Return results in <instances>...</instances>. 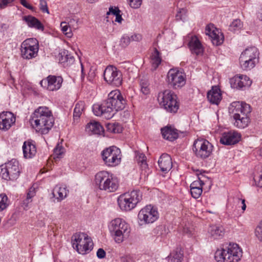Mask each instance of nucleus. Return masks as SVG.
<instances>
[{
    "label": "nucleus",
    "instance_id": "58836bf2",
    "mask_svg": "<svg viewBox=\"0 0 262 262\" xmlns=\"http://www.w3.org/2000/svg\"><path fill=\"white\" fill-rule=\"evenodd\" d=\"M135 154L136 158L138 164L140 165L142 169H146L148 165L146 163V157L145 155L139 151H136Z\"/></svg>",
    "mask_w": 262,
    "mask_h": 262
},
{
    "label": "nucleus",
    "instance_id": "72a5a7b5",
    "mask_svg": "<svg viewBox=\"0 0 262 262\" xmlns=\"http://www.w3.org/2000/svg\"><path fill=\"white\" fill-rule=\"evenodd\" d=\"M161 62V58L160 56V52L157 49H155L154 52L151 56L150 63L151 64L152 71H155L157 69L158 66Z\"/></svg>",
    "mask_w": 262,
    "mask_h": 262
},
{
    "label": "nucleus",
    "instance_id": "69168bd1",
    "mask_svg": "<svg viewBox=\"0 0 262 262\" xmlns=\"http://www.w3.org/2000/svg\"><path fill=\"white\" fill-rule=\"evenodd\" d=\"M115 16H116L115 21L118 23H121L122 20V18L121 15L120 14V12L118 13Z\"/></svg>",
    "mask_w": 262,
    "mask_h": 262
},
{
    "label": "nucleus",
    "instance_id": "f257e3e1",
    "mask_svg": "<svg viewBox=\"0 0 262 262\" xmlns=\"http://www.w3.org/2000/svg\"><path fill=\"white\" fill-rule=\"evenodd\" d=\"M126 104V101L120 92L115 90L108 94L107 99L101 104H94L93 111L97 116H103L106 119H110L117 112L123 110Z\"/></svg>",
    "mask_w": 262,
    "mask_h": 262
},
{
    "label": "nucleus",
    "instance_id": "dca6fc26",
    "mask_svg": "<svg viewBox=\"0 0 262 262\" xmlns=\"http://www.w3.org/2000/svg\"><path fill=\"white\" fill-rule=\"evenodd\" d=\"M63 79L60 76L49 75L47 78L40 81L41 86L47 90L53 91L59 90L62 84Z\"/></svg>",
    "mask_w": 262,
    "mask_h": 262
},
{
    "label": "nucleus",
    "instance_id": "37998d69",
    "mask_svg": "<svg viewBox=\"0 0 262 262\" xmlns=\"http://www.w3.org/2000/svg\"><path fill=\"white\" fill-rule=\"evenodd\" d=\"M60 27L63 33L68 35L69 37L72 36V32L71 31V29L70 28L71 26H70L69 24L67 25L66 22L63 21L61 23Z\"/></svg>",
    "mask_w": 262,
    "mask_h": 262
},
{
    "label": "nucleus",
    "instance_id": "6ab92c4d",
    "mask_svg": "<svg viewBox=\"0 0 262 262\" xmlns=\"http://www.w3.org/2000/svg\"><path fill=\"white\" fill-rule=\"evenodd\" d=\"M15 117L10 112H3L0 113V129L8 130L15 122Z\"/></svg>",
    "mask_w": 262,
    "mask_h": 262
},
{
    "label": "nucleus",
    "instance_id": "aec40b11",
    "mask_svg": "<svg viewBox=\"0 0 262 262\" xmlns=\"http://www.w3.org/2000/svg\"><path fill=\"white\" fill-rule=\"evenodd\" d=\"M241 138L240 134L235 131L225 132L222 134L220 142L224 145H233L239 142Z\"/></svg>",
    "mask_w": 262,
    "mask_h": 262
},
{
    "label": "nucleus",
    "instance_id": "f3484780",
    "mask_svg": "<svg viewBox=\"0 0 262 262\" xmlns=\"http://www.w3.org/2000/svg\"><path fill=\"white\" fill-rule=\"evenodd\" d=\"M230 83L231 88L243 90L251 85L252 80L246 75H236L230 78Z\"/></svg>",
    "mask_w": 262,
    "mask_h": 262
},
{
    "label": "nucleus",
    "instance_id": "c756f323",
    "mask_svg": "<svg viewBox=\"0 0 262 262\" xmlns=\"http://www.w3.org/2000/svg\"><path fill=\"white\" fill-rule=\"evenodd\" d=\"M189 46L193 54L199 55L201 54L203 52L202 44L199 39L195 36L191 38L189 42Z\"/></svg>",
    "mask_w": 262,
    "mask_h": 262
},
{
    "label": "nucleus",
    "instance_id": "bf43d9fd",
    "mask_svg": "<svg viewBox=\"0 0 262 262\" xmlns=\"http://www.w3.org/2000/svg\"><path fill=\"white\" fill-rule=\"evenodd\" d=\"M121 262H130L132 261V257L129 255H125L121 257Z\"/></svg>",
    "mask_w": 262,
    "mask_h": 262
},
{
    "label": "nucleus",
    "instance_id": "c03bdc74",
    "mask_svg": "<svg viewBox=\"0 0 262 262\" xmlns=\"http://www.w3.org/2000/svg\"><path fill=\"white\" fill-rule=\"evenodd\" d=\"M107 128L110 132L114 133H119L122 130L118 124H108Z\"/></svg>",
    "mask_w": 262,
    "mask_h": 262
},
{
    "label": "nucleus",
    "instance_id": "a878e982",
    "mask_svg": "<svg viewBox=\"0 0 262 262\" xmlns=\"http://www.w3.org/2000/svg\"><path fill=\"white\" fill-rule=\"evenodd\" d=\"M207 98L211 103L217 105L222 99L220 89L216 86L212 87L207 93Z\"/></svg>",
    "mask_w": 262,
    "mask_h": 262
},
{
    "label": "nucleus",
    "instance_id": "cd10ccee",
    "mask_svg": "<svg viewBox=\"0 0 262 262\" xmlns=\"http://www.w3.org/2000/svg\"><path fill=\"white\" fill-rule=\"evenodd\" d=\"M161 130L163 138L170 141H172L178 137V130L170 126L162 128Z\"/></svg>",
    "mask_w": 262,
    "mask_h": 262
},
{
    "label": "nucleus",
    "instance_id": "5fc2aeb1",
    "mask_svg": "<svg viewBox=\"0 0 262 262\" xmlns=\"http://www.w3.org/2000/svg\"><path fill=\"white\" fill-rule=\"evenodd\" d=\"M119 12H120V11L118 8L115 7L114 8L113 7H111L109 8V11L107 12L106 14L110 15V14H112L115 16Z\"/></svg>",
    "mask_w": 262,
    "mask_h": 262
},
{
    "label": "nucleus",
    "instance_id": "3c124183",
    "mask_svg": "<svg viewBox=\"0 0 262 262\" xmlns=\"http://www.w3.org/2000/svg\"><path fill=\"white\" fill-rule=\"evenodd\" d=\"M39 8L42 12L49 13L47 2L45 0H40Z\"/></svg>",
    "mask_w": 262,
    "mask_h": 262
},
{
    "label": "nucleus",
    "instance_id": "4c0bfd02",
    "mask_svg": "<svg viewBox=\"0 0 262 262\" xmlns=\"http://www.w3.org/2000/svg\"><path fill=\"white\" fill-rule=\"evenodd\" d=\"M60 60L62 63H67V65L71 64L74 62V57L71 54H69L67 50H64L60 53Z\"/></svg>",
    "mask_w": 262,
    "mask_h": 262
},
{
    "label": "nucleus",
    "instance_id": "f03ea898",
    "mask_svg": "<svg viewBox=\"0 0 262 262\" xmlns=\"http://www.w3.org/2000/svg\"><path fill=\"white\" fill-rule=\"evenodd\" d=\"M30 121L32 127L42 134H47L54 124L52 112L46 106L36 109Z\"/></svg>",
    "mask_w": 262,
    "mask_h": 262
},
{
    "label": "nucleus",
    "instance_id": "f704fd0d",
    "mask_svg": "<svg viewBox=\"0 0 262 262\" xmlns=\"http://www.w3.org/2000/svg\"><path fill=\"white\" fill-rule=\"evenodd\" d=\"M183 258V251L178 247L170 254L169 262H182Z\"/></svg>",
    "mask_w": 262,
    "mask_h": 262
},
{
    "label": "nucleus",
    "instance_id": "412c9836",
    "mask_svg": "<svg viewBox=\"0 0 262 262\" xmlns=\"http://www.w3.org/2000/svg\"><path fill=\"white\" fill-rule=\"evenodd\" d=\"M206 34L208 35L213 45L219 46L223 42L224 36L221 33L219 35V31L216 28H214L213 25H208L205 29Z\"/></svg>",
    "mask_w": 262,
    "mask_h": 262
},
{
    "label": "nucleus",
    "instance_id": "f8f14e48",
    "mask_svg": "<svg viewBox=\"0 0 262 262\" xmlns=\"http://www.w3.org/2000/svg\"><path fill=\"white\" fill-rule=\"evenodd\" d=\"M38 42L36 39L31 38L24 40L21 45V55L23 58H35L38 54Z\"/></svg>",
    "mask_w": 262,
    "mask_h": 262
},
{
    "label": "nucleus",
    "instance_id": "39448f33",
    "mask_svg": "<svg viewBox=\"0 0 262 262\" xmlns=\"http://www.w3.org/2000/svg\"><path fill=\"white\" fill-rule=\"evenodd\" d=\"M110 231L117 243H121L129 236V226L123 220L117 218L113 220L110 224Z\"/></svg>",
    "mask_w": 262,
    "mask_h": 262
},
{
    "label": "nucleus",
    "instance_id": "0eeeda50",
    "mask_svg": "<svg viewBox=\"0 0 262 262\" xmlns=\"http://www.w3.org/2000/svg\"><path fill=\"white\" fill-rule=\"evenodd\" d=\"M142 199V193L139 190H134L130 192L120 195L118 198V204L123 211H130Z\"/></svg>",
    "mask_w": 262,
    "mask_h": 262
},
{
    "label": "nucleus",
    "instance_id": "bb28decb",
    "mask_svg": "<svg viewBox=\"0 0 262 262\" xmlns=\"http://www.w3.org/2000/svg\"><path fill=\"white\" fill-rule=\"evenodd\" d=\"M208 233L210 237L214 239H220L223 237L225 230L221 225H212L209 228Z\"/></svg>",
    "mask_w": 262,
    "mask_h": 262
},
{
    "label": "nucleus",
    "instance_id": "4468645a",
    "mask_svg": "<svg viewBox=\"0 0 262 262\" xmlns=\"http://www.w3.org/2000/svg\"><path fill=\"white\" fill-rule=\"evenodd\" d=\"M103 76L104 80L110 84L118 86L122 83L121 72L113 66H108L106 68Z\"/></svg>",
    "mask_w": 262,
    "mask_h": 262
},
{
    "label": "nucleus",
    "instance_id": "ea45409f",
    "mask_svg": "<svg viewBox=\"0 0 262 262\" xmlns=\"http://www.w3.org/2000/svg\"><path fill=\"white\" fill-rule=\"evenodd\" d=\"M8 198L5 193L0 194V212L5 210L9 206Z\"/></svg>",
    "mask_w": 262,
    "mask_h": 262
},
{
    "label": "nucleus",
    "instance_id": "393cba45",
    "mask_svg": "<svg viewBox=\"0 0 262 262\" xmlns=\"http://www.w3.org/2000/svg\"><path fill=\"white\" fill-rule=\"evenodd\" d=\"M24 156L25 158H32L36 153L35 145L32 141L24 142L23 146Z\"/></svg>",
    "mask_w": 262,
    "mask_h": 262
},
{
    "label": "nucleus",
    "instance_id": "4be33fe9",
    "mask_svg": "<svg viewBox=\"0 0 262 262\" xmlns=\"http://www.w3.org/2000/svg\"><path fill=\"white\" fill-rule=\"evenodd\" d=\"M158 165L162 171L165 173L169 171L172 167L170 156L167 154H162L158 160Z\"/></svg>",
    "mask_w": 262,
    "mask_h": 262
},
{
    "label": "nucleus",
    "instance_id": "603ef678",
    "mask_svg": "<svg viewBox=\"0 0 262 262\" xmlns=\"http://www.w3.org/2000/svg\"><path fill=\"white\" fill-rule=\"evenodd\" d=\"M78 21L79 19L74 16V17L70 19L68 22V24H69L70 26H71V27H73L74 29H76L78 28Z\"/></svg>",
    "mask_w": 262,
    "mask_h": 262
},
{
    "label": "nucleus",
    "instance_id": "864d4df0",
    "mask_svg": "<svg viewBox=\"0 0 262 262\" xmlns=\"http://www.w3.org/2000/svg\"><path fill=\"white\" fill-rule=\"evenodd\" d=\"M253 179L257 186L259 187H262V166L260 173L257 177L254 176Z\"/></svg>",
    "mask_w": 262,
    "mask_h": 262
},
{
    "label": "nucleus",
    "instance_id": "ddd939ff",
    "mask_svg": "<svg viewBox=\"0 0 262 262\" xmlns=\"http://www.w3.org/2000/svg\"><path fill=\"white\" fill-rule=\"evenodd\" d=\"M138 217L139 224L142 226L155 222L159 217V213L156 208L149 205L139 211Z\"/></svg>",
    "mask_w": 262,
    "mask_h": 262
},
{
    "label": "nucleus",
    "instance_id": "a18cd8bd",
    "mask_svg": "<svg viewBox=\"0 0 262 262\" xmlns=\"http://www.w3.org/2000/svg\"><path fill=\"white\" fill-rule=\"evenodd\" d=\"M186 10L184 8L179 9L176 15V18L177 20H183L185 19Z\"/></svg>",
    "mask_w": 262,
    "mask_h": 262
},
{
    "label": "nucleus",
    "instance_id": "b1692460",
    "mask_svg": "<svg viewBox=\"0 0 262 262\" xmlns=\"http://www.w3.org/2000/svg\"><path fill=\"white\" fill-rule=\"evenodd\" d=\"M258 55L259 53L257 49L255 47H251L246 49L242 53L239 59L258 60Z\"/></svg>",
    "mask_w": 262,
    "mask_h": 262
},
{
    "label": "nucleus",
    "instance_id": "6e6552de",
    "mask_svg": "<svg viewBox=\"0 0 262 262\" xmlns=\"http://www.w3.org/2000/svg\"><path fill=\"white\" fill-rule=\"evenodd\" d=\"M158 101L160 106L168 112L176 113L179 108L177 96L170 90L160 92L158 96Z\"/></svg>",
    "mask_w": 262,
    "mask_h": 262
},
{
    "label": "nucleus",
    "instance_id": "2f4dec72",
    "mask_svg": "<svg viewBox=\"0 0 262 262\" xmlns=\"http://www.w3.org/2000/svg\"><path fill=\"white\" fill-rule=\"evenodd\" d=\"M23 20L26 21L28 26L38 30H43V26L41 22L36 18L31 15L25 16Z\"/></svg>",
    "mask_w": 262,
    "mask_h": 262
},
{
    "label": "nucleus",
    "instance_id": "0e129e2a",
    "mask_svg": "<svg viewBox=\"0 0 262 262\" xmlns=\"http://www.w3.org/2000/svg\"><path fill=\"white\" fill-rule=\"evenodd\" d=\"M238 202H241V204L242 205V209L243 210H245L246 208V204H245V200L244 199H237Z\"/></svg>",
    "mask_w": 262,
    "mask_h": 262
},
{
    "label": "nucleus",
    "instance_id": "c85d7f7f",
    "mask_svg": "<svg viewBox=\"0 0 262 262\" xmlns=\"http://www.w3.org/2000/svg\"><path fill=\"white\" fill-rule=\"evenodd\" d=\"M85 130L90 135H101L104 132L103 127L97 122H91L88 123L86 126Z\"/></svg>",
    "mask_w": 262,
    "mask_h": 262
},
{
    "label": "nucleus",
    "instance_id": "de8ad7c7",
    "mask_svg": "<svg viewBox=\"0 0 262 262\" xmlns=\"http://www.w3.org/2000/svg\"><path fill=\"white\" fill-rule=\"evenodd\" d=\"M255 235L257 238L262 242V221L259 223L255 229Z\"/></svg>",
    "mask_w": 262,
    "mask_h": 262
},
{
    "label": "nucleus",
    "instance_id": "338daca9",
    "mask_svg": "<svg viewBox=\"0 0 262 262\" xmlns=\"http://www.w3.org/2000/svg\"><path fill=\"white\" fill-rule=\"evenodd\" d=\"M257 17L260 20H262V5L260 10L258 12Z\"/></svg>",
    "mask_w": 262,
    "mask_h": 262
},
{
    "label": "nucleus",
    "instance_id": "09e8293b",
    "mask_svg": "<svg viewBox=\"0 0 262 262\" xmlns=\"http://www.w3.org/2000/svg\"><path fill=\"white\" fill-rule=\"evenodd\" d=\"M130 41H131L130 37H129L127 36H123L121 38V40L120 41V45L122 48H125L129 44Z\"/></svg>",
    "mask_w": 262,
    "mask_h": 262
},
{
    "label": "nucleus",
    "instance_id": "8fccbe9b",
    "mask_svg": "<svg viewBox=\"0 0 262 262\" xmlns=\"http://www.w3.org/2000/svg\"><path fill=\"white\" fill-rule=\"evenodd\" d=\"M127 2L132 8L136 9L141 6L142 0H127Z\"/></svg>",
    "mask_w": 262,
    "mask_h": 262
},
{
    "label": "nucleus",
    "instance_id": "79ce46f5",
    "mask_svg": "<svg viewBox=\"0 0 262 262\" xmlns=\"http://www.w3.org/2000/svg\"><path fill=\"white\" fill-rule=\"evenodd\" d=\"M140 90L144 95H148L150 93V89L149 88V83L147 81L141 80L140 81Z\"/></svg>",
    "mask_w": 262,
    "mask_h": 262
},
{
    "label": "nucleus",
    "instance_id": "5701e85b",
    "mask_svg": "<svg viewBox=\"0 0 262 262\" xmlns=\"http://www.w3.org/2000/svg\"><path fill=\"white\" fill-rule=\"evenodd\" d=\"M198 181H194L190 185V192L193 198H199L202 193V185L204 184L203 180L200 177H198Z\"/></svg>",
    "mask_w": 262,
    "mask_h": 262
},
{
    "label": "nucleus",
    "instance_id": "7c9ffc66",
    "mask_svg": "<svg viewBox=\"0 0 262 262\" xmlns=\"http://www.w3.org/2000/svg\"><path fill=\"white\" fill-rule=\"evenodd\" d=\"M235 122L234 124L235 126L240 128H244L247 127L249 122V115H237L235 114V117H233Z\"/></svg>",
    "mask_w": 262,
    "mask_h": 262
},
{
    "label": "nucleus",
    "instance_id": "680f3d73",
    "mask_svg": "<svg viewBox=\"0 0 262 262\" xmlns=\"http://www.w3.org/2000/svg\"><path fill=\"white\" fill-rule=\"evenodd\" d=\"M131 40L138 41L142 39V36L140 34H135L134 35H132L130 37Z\"/></svg>",
    "mask_w": 262,
    "mask_h": 262
},
{
    "label": "nucleus",
    "instance_id": "7ed1b4c3",
    "mask_svg": "<svg viewBox=\"0 0 262 262\" xmlns=\"http://www.w3.org/2000/svg\"><path fill=\"white\" fill-rule=\"evenodd\" d=\"M95 185L101 190L114 192L118 188L117 178L111 172L103 170L97 172L95 177Z\"/></svg>",
    "mask_w": 262,
    "mask_h": 262
},
{
    "label": "nucleus",
    "instance_id": "052dcab7",
    "mask_svg": "<svg viewBox=\"0 0 262 262\" xmlns=\"http://www.w3.org/2000/svg\"><path fill=\"white\" fill-rule=\"evenodd\" d=\"M20 3L23 6L30 10H32L33 9V7L29 4L26 0H20Z\"/></svg>",
    "mask_w": 262,
    "mask_h": 262
},
{
    "label": "nucleus",
    "instance_id": "49530a36",
    "mask_svg": "<svg viewBox=\"0 0 262 262\" xmlns=\"http://www.w3.org/2000/svg\"><path fill=\"white\" fill-rule=\"evenodd\" d=\"M64 149L59 144H58L56 147L54 149V154L55 155V158H60V156L64 152Z\"/></svg>",
    "mask_w": 262,
    "mask_h": 262
},
{
    "label": "nucleus",
    "instance_id": "9b49d317",
    "mask_svg": "<svg viewBox=\"0 0 262 262\" xmlns=\"http://www.w3.org/2000/svg\"><path fill=\"white\" fill-rule=\"evenodd\" d=\"M101 156L105 164L108 166H116L121 162V151L115 146L104 149L101 152Z\"/></svg>",
    "mask_w": 262,
    "mask_h": 262
},
{
    "label": "nucleus",
    "instance_id": "a19ab883",
    "mask_svg": "<svg viewBox=\"0 0 262 262\" xmlns=\"http://www.w3.org/2000/svg\"><path fill=\"white\" fill-rule=\"evenodd\" d=\"M243 27L241 21L236 19L234 20L229 26V30L232 32L239 30Z\"/></svg>",
    "mask_w": 262,
    "mask_h": 262
},
{
    "label": "nucleus",
    "instance_id": "4d7b16f0",
    "mask_svg": "<svg viewBox=\"0 0 262 262\" xmlns=\"http://www.w3.org/2000/svg\"><path fill=\"white\" fill-rule=\"evenodd\" d=\"M105 255H106V253H105V251L103 249L99 248L98 250V251L97 252V256L99 258H104Z\"/></svg>",
    "mask_w": 262,
    "mask_h": 262
},
{
    "label": "nucleus",
    "instance_id": "c9c22d12",
    "mask_svg": "<svg viewBox=\"0 0 262 262\" xmlns=\"http://www.w3.org/2000/svg\"><path fill=\"white\" fill-rule=\"evenodd\" d=\"M241 67L244 70H249L253 69L258 60L251 59H239Z\"/></svg>",
    "mask_w": 262,
    "mask_h": 262
},
{
    "label": "nucleus",
    "instance_id": "774afa93",
    "mask_svg": "<svg viewBox=\"0 0 262 262\" xmlns=\"http://www.w3.org/2000/svg\"><path fill=\"white\" fill-rule=\"evenodd\" d=\"M184 232L189 234H191V231L187 227L184 228Z\"/></svg>",
    "mask_w": 262,
    "mask_h": 262
},
{
    "label": "nucleus",
    "instance_id": "423d86ee",
    "mask_svg": "<svg viewBox=\"0 0 262 262\" xmlns=\"http://www.w3.org/2000/svg\"><path fill=\"white\" fill-rule=\"evenodd\" d=\"M72 245L79 254H86L93 248V242L90 237L83 232H77L72 236Z\"/></svg>",
    "mask_w": 262,
    "mask_h": 262
},
{
    "label": "nucleus",
    "instance_id": "e433bc0d",
    "mask_svg": "<svg viewBox=\"0 0 262 262\" xmlns=\"http://www.w3.org/2000/svg\"><path fill=\"white\" fill-rule=\"evenodd\" d=\"M84 109V102L79 101L76 104L73 112V119L75 121H77L79 119Z\"/></svg>",
    "mask_w": 262,
    "mask_h": 262
},
{
    "label": "nucleus",
    "instance_id": "9d476101",
    "mask_svg": "<svg viewBox=\"0 0 262 262\" xmlns=\"http://www.w3.org/2000/svg\"><path fill=\"white\" fill-rule=\"evenodd\" d=\"M213 146L208 140L204 139H198L194 141L192 150L195 156L204 160L211 156Z\"/></svg>",
    "mask_w": 262,
    "mask_h": 262
},
{
    "label": "nucleus",
    "instance_id": "473e14b6",
    "mask_svg": "<svg viewBox=\"0 0 262 262\" xmlns=\"http://www.w3.org/2000/svg\"><path fill=\"white\" fill-rule=\"evenodd\" d=\"M68 192L66 187L56 186L53 190L52 194L58 201H61L67 196Z\"/></svg>",
    "mask_w": 262,
    "mask_h": 262
},
{
    "label": "nucleus",
    "instance_id": "1a4fd4ad",
    "mask_svg": "<svg viewBox=\"0 0 262 262\" xmlns=\"http://www.w3.org/2000/svg\"><path fill=\"white\" fill-rule=\"evenodd\" d=\"M0 176L3 179L7 181L16 180L20 174L18 161L16 159L1 165Z\"/></svg>",
    "mask_w": 262,
    "mask_h": 262
},
{
    "label": "nucleus",
    "instance_id": "a211bd4d",
    "mask_svg": "<svg viewBox=\"0 0 262 262\" xmlns=\"http://www.w3.org/2000/svg\"><path fill=\"white\" fill-rule=\"evenodd\" d=\"M229 111L232 117H235V114L237 115H249L251 112V108L249 104L245 102L235 101L230 104Z\"/></svg>",
    "mask_w": 262,
    "mask_h": 262
},
{
    "label": "nucleus",
    "instance_id": "6e6d98bb",
    "mask_svg": "<svg viewBox=\"0 0 262 262\" xmlns=\"http://www.w3.org/2000/svg\"><path fill=\"white\" fill-rule=\"evenodd\" d=\"M13 1L14 0H0V8H5L9 4L13 2Z\"/></svg>",
    "mask_w": 262,
    "mask_h": 262
},
{
    "label": "nucleus",
    "instance_id": "2eb2a0df",
    "mask_svg": "<svg viewBox=\"0 0 262 262\" xmlns=\"http://www.w3.org/2000/svg\"><path fill=\"white\" fill-rule=\"evenodd\" d=\"M168 84L174 89L183 86L186 83L184 73L178 70L170 69L167 75Z\"/></svg>",
    "mask_w": 262,
    "mask_h": 262
},
{
    "label": "nucleus",
    "instance_id": "20e7f679",
    "mask_svg": "<svg viewBox=\"0 0 262 262\" xmlns=\"http://www.w3.org/2000/svg\"><path fill=\"white\" fill-rule=\"evenodd\" d=\"M242 251L235 243H230L215 253L214 258L217 262H238L242 257Z\"/></svg>",
    "mask_w": 262,
    "mask_h": 262
},
{
    "label": "nucleus",
    "instance_id": "13d9d810",
    "mask_svg": "<svg viewBox=\"0 0 262 262\" xmlns=\"http://www.w3.org/2000/svg\"><path fill=\"white\" fill-rule=\"evenodd\" d=\"M35 195V188L31 187L27 194V198L32 200V198Z\"/></svg>",
    "mask_w": 262,
    "mask_h": 262
},
{
    "label": "nucleus",
    "instance_id": "e2e57ef3",
    "mask_svg": "<svg viewBox=\"0 0 262 262\" xmlns=\"http://www.w3.org/2000/svg\"><path fill=\"white\" fill-rule=\"evenodd\" d=\"M32 202V200L26 198V199L23 201V205L24 206V208L27 207L28 206V204Z\"/></svg>",
    "mask_w": 262,
    "mask_h": 262
}]
</instances>
